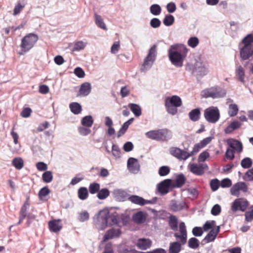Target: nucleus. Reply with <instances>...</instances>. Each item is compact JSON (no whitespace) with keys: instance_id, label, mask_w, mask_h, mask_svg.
Masks as SVG:
<instances>
[{"instance_id":"52","label":"nucleus","mask_w":253,"mask_h":253,"mask_svg":"<svg viewBox=\"0 0 253 253\" xmlns=\"http://www.w3.org/2000/svg\"><path fill=\"white\" fill-rule=\"evenodd\" d=\"M243 178L246 181L253 180V168L249 169L243 176Z\"/></svg>"},{"instance_id":"23","label":"nucleus","mask_w":253,"mask_h":253,"mask_svg":"<svg viewBox=\"0 0 253 253\" xmlns=\"http://www.w3.org/2000/svg\"><path fill=\"white\" fill-rule=\"evenodd\" d=\"M242 125V124L237 121H233L231 123L224 129V132L226 134H229L234 130L239 128Z\"/></svg>"},{"instance_id":"15","label":"nucleus","mask_w":253,"mask_h":253,"mask_svg":"<svg viewBox=\"0 0 253 253\" xmlns=\"http://www.w3.org/2000/svg\"><path fill=\"white\" fill-rule=\"evenodd\" d=\"M48 225L49 230L54 233L59 232L62 228L61 220L59 219L50 220Z\"/></svg>"},{"instance_id":"38","label":"nucleus","mask_w":253,"mask_h":253,"mask_svg":"<svg viewBox=\"0 0 253 253\" xmlns=\"http://www.w3.org/2000/svg\"><path fill=\"white\" fill-rule=\"evenodd\" d=\"M185 204L184 203H177L172 201L170 204V209L174 211H179L184 208Z\"/></svg>"},{"instance_id":"43","label":"nucleus","mask_w":253,"mask_h":253,"mask_svg":"<svg viewBox=\"0 0 253 253\" xmlns=\"http://www.w3.org/2000/svg\"><path fill=\"white\" fill-rule=\"evenodd\" d=\"M253 165L252 160L248 157L243 159L241 162V166L244 169H248L251 167Z\"/></svg>"},{"instance_id":"24","label":"nucleus","mask_w":253,"mask_h":253,"mask_svg":"<svg viewBox=\"0 0 253 253\" xmlns=\"http://www.w3.org/2000/svg\"><path fill=\"white\" fill-rule=\"evenodd\" d=\"M91 85L89 83H84L81 84L79 95L86 96L91 91Z\"/></svg>"},{"instance_id":"60","label":"nucleus","mask_w":253,"mask_h":253,"mask_svg":"<svg viewBox=\"0 0 253 253\" xmlns=\"http://www.w3.org/2000/svg\"><path fill=\"white\" fill-rule=\"evenodd\" d=\"M210 157V154L206 151L201 153L198 157V161L199 162L205 161L207 158Z\"/></svg>"},{"instance_id":"34","label":"nucleus","mask_w":253,"mask_h":253,"mask_svg":"<svg viewBox=\"0 0 253 253\" xmlns=\"http://www.w3.org/2000/svg\"><path fill=\"white\" fill-rule=\"evenodd\" d=\"M12 165L16 169H21L24 167V162L20 157L15 158L12 161Z\"/></svg>"},{"instance_id":"4","label":"nucleus","mask_w":253,"mask_h":253,"mask_svg":"<svg viewBox=\"0 0 253 253\" xmlns=\"http://www.w3.org/2000/svg\"><path fill=\"white\" fill-rule=\"evenodd\" d=\"M182 104V100L177 95L167 97L165 100L166 110L169 114L172 115H175L177 113V108L180 107Z\"/></svg>"},{"instance_id":"27","label":"nucleus","mask_w":253,"mask_h":253,"mask_svg":"<svg viewBox=\"0 0 253 253\" xmlns=\"http://www.w3.org/2000/svg\"><path fill=\"white\" fill-rule=\"evenodd\" d=\"M94 18L95 23L98 27L104 30H107L106 24L104 22L103 20L100 15H99L96 13H95Z\"/></svg>"},{"instance_id":"35","label":"nucleus","mask_w":253,"mask_h":253,"mask_svg":"<svg viewBox=\"0 0 253 253\" xmlns=\"http://www.w3.org/2000/svg\"><path fill=\"white\" fill-rule=\"evenodd\" d=\"M110 195V191L107 188L99 189L97 197L100 200H104Z\"/></svg>"},{"instance_id":"17","label":"nucleus","mask_w":253,"mask_h":253,"mask_svg":"<svg viewBox=\"0 0 253 253\" xmlns=\"http://www.w3.org/2000/svg\"><path fill=\"white\" fill-rule=\"evenodd\" d=\"M171 182V180L169 179H165L160 182L158 185V189L159 192L162 195L167 194L169 191Z\"/></svg>"},{"instance_id":"1","label":"nucleus","mask_w":253,"mask_h":253,"mask_svg":"<svg viewBox=\"0 0 253 253\" xmlns=\"http://www.w3.org/2000/svg\"><path fill=\"white\" fill-rule=\"evenodd\" d=\"M189 49L183 44L172 45L169 50V57L174 65L182 67L184 60L187 55Z\"/></svg>"},{"instance_id":"33","label":"nucleus","mask_w":253,"mask_h":253,"mask_svg":"<svg viewBox=\"0 0 253 253\" xmlns=\"http://www.w3.org/2000/svg\"><path fill=\"white\" fill-rule=\"evenodd\" d=\"M185 181L186 178L184 175L182 173L179 174L176 176L175 180V186L177 187H181L185 184Z\"/></svg>"},{"instance_id":"5","label":"nucleus","mask_w":253,"mask_h":253,"mask_svg":"<svg viewBox=\"0 0 253 253\" xmlns=\"http://www.w3.org/2000/svg\"><path fill=\"white\" fill-rule=\"evenodd\" d=\"M146 136L157 141H167L172 137L171 132L167 128L150 130L145 133Z\"/></svg>"},{"instance_id":"64","label":"nucleus","mask_w":253,"mask_h":253,"mask_svg":"<svg viewBox=\"0 0 253 253\" xmlns=\"http://www.w3.org/2000/svg\"><path fill=\"white\" fill-rule=\"evenodd\" d=\"M160 20L156 18H154L150 21V25L154 28H157L159 27L161 25Z\"/></svg>"},{"instance_id":"36","label":"nucleus","mask_w":253,"mask_h":253,"mask_svg":"<svg viewBox=\"0 0 253 253\" xmlns=\"http://www.w3.org/2000/svg\"><path fill=\"white\" fill-rule=\"evenodd\" d=\"M181 250V244L177 242L170 244L169 252L170 253H178Z\"/></svg>"},{"instance_id":"37","label":"nucleus","mask_w":253,"mask_h":253,"mask_svg":"<svg viewBox=\"0 0 253 253\" xmlns=\"http://www.w3.org/2000/svg\"><path fill=\"white\" fill-rule=\"evenodd\" d=\"M70 108L72 113L75 114H79L82 111L81 105L77 102H73L70 104Z\"/></svg>"},{"instance_id":"2","label":"nucleus","mask_w":253,"mask_h":253,"mask_svg":"<svg viewBox=\"0 0 253 253\" xmlns=\"http://www.w3.org/2000/svg\"><path fill=\"white\" fill-rule=\"evenodd\" d=\"M98 220L102 223V229L108 225L112 226L117 224L119 220V216L117 212L110 213L107 209L100 211L98 213Z\"/></svg>"},{"instance_id":"13","label":"nucleus","mask_w":253,"mask_h":253,"mask_svg":"<svg viewBox=\"0 0 253 253\" xmlns=\"http://www.w3.org/2000/svg\"><path fill=\"white\" fill-rule=\"evenodd\" d=\"M189 167L191 172L197 175H202L204 173L205 170L208 169L206 164H190Z\"/></svg>"},{"instance_id":"12","label":"nucleus","mask_w":253,"mask_h":253,"mask_svg":"<svg viewBox=\"0 0 253 253\" xmlns=\"http://www.w3.org/2000/svg\"><path fill=\"white\" fill-rule=\"evenodd\" d=\"M179 230L180 234L175 233L174 236L181 243L182 245L185 244L187 241V231L186 226L184 222H181L179 224Z\"/></svg>"},{"instance_id":"29","label":"nucleus","mask_w":253,"mask_h":253,"mask_svg":"<svg viewBox=\"0 0 253 253\" xmlns=\"http://www.w3.org/2000/svg\"><path fill=\"white\" fill-rule=\"evenodd\" d=\"M100 188V184L95 182H93L89 184L88 186V192L92 195L97 194Z\"/></svg>"},{"instance_id":"18","label":"nucleus","mask_w":253,"mask_h":253,"mask_svg":"<svg viewBox=\"0 0 253 253\" xmlns=\"http://www.w3.org/2000/svg\"><path fill=\"white\" fill-rule=\"evenodd\" d=\"M227 144L234 151L238 153H241L243 150V145L241 142L233 138L228 139L227 140Z\"/></svg>"},{"instance_id":"16","label":"nucleus","mask_w":253,"mask_h":253,"mask_svg":"<svg viewBox=\"0 0 253 253\" xmlns=\"http://www.w3.org/2000/svg\"><path fill=\"white\" fill-rule=\"evenodd\" d=\"M127 168L131 172L137 173L140 169L138 160L134 158H129L127 160Z\"/></svg>"},{"instance_id":"46","label":"nucleus","mask_w":253,"mask_h":253,"mask_svg":"<svg viewBox=\"0 0 253 253\" xmlns=\"http://www.w3.org/2000/svg\"><path fill=\"white\" fill-rule=\"evenodd\" d=\"M236 75L241 82H244L245 72L243 68L240 66L236 70Z\"/></svg>"},{"instance_id":"40","label":"nucleus","mask_w":253,"mask_h":253,"mask_svg":"<svg viewBox=\"0 0 253 253\" xmlns=\"http://www.w3.org/2000/svg\"><path fill=\"white\" fill-rule=\"evenodd\" d=\"M215 221L214 220H208L206 222L203 226V230L207 231L212 229H215L214 228L215 226Z\"/></svg>"},{"instance_id":"42","label":"nucleus","mask_w":253,"mask_h":253,"mask_svg":"<svg viewBox=\"0 0 253 253\" xmlns=\"http://www.w3.org/2000/svg\"><path fill=\"white\" fill-rule=\"evenodd\" d=\"M42 179L43 182L45 183L50 182L53 179L52 172L50 171H46L42 175Z\"/></svg>"},{"instance_id":"19","label":"nucleus","mask_w":253,"mask_h":253,"mask_svg":"<svg viewBox=\"0 0 253 253\" xmlns=\"http://www.w3.org/2000/svg\"><path fill=\"white\" fill-rule=\"evenodd\" d=\"M128 200L133 204L140 206H144L146 204H153L150 200H145L143 198L136 195H132L129 197Z\"/></svg>"},{"instance_id":"47","label":"nucleus","mask_w":253,"mask_h":253,"mask_svg":"<svg viewBox=\"0 0 253 253\" xmlns=\"http://www.w3.org/2000/svg\"><path fill=\"white\" fill-rule=\"evenodd\" d=\"M174 21V17L172 15H167L165 16L163 23L165 25L169 26L173 24Z\"/></svg>"},{"instance_id":"53","label":"nucleus","mask_w":253,"mask_h":253,"mask_svg":"<svg viewBox=\"0 0 253 253\" xmlns=\"http://www.w3.org/2000/svg\"><path fill=\"white\" fill-rule=\"evenodd\" d=\"M219 180L217 179H212L210 182V186L213 191H216L219 186Z\"/></svg>"},{"instance_id":"54","label":"nucleus","mask_w":253,"mask_h":253,"mask_svg":"<svg viewBox=\"0 0 253 253\" xmlns=\"http://www.w3.org/2000/svg\"><path fill=\"white\" fill-rule=\"evenodd\" d=\"M25 4H22L20 2H18L15 6L13 10V15H16L20 13L22 10L24 8Z\"/></svg>"},{"instance_id":"9","label":"nucleus","mask_w":253,"mask_h":253,"mask_svg":"<svg viewBox=\"0 0 253 253\" xmlns=\"http://www.w3.org/2000/svg\"><path fill=\"white\" fill-rule=\"evenodd\" d=\"M249 206V203L244 198H237L232 203L231 210L236 212L238 210L242 211H245Z\"/></svg>"},{"instance_id":"63","label":"nucleus","mask_w":253,"mask_h":253,"mask_svg":"<svg viewBox=\"0 0 253 253\" xmlns=\"http://www.w3.org/2000/svg\"><path fill=\"white\" fill-rule=\"evenodd\" d=\"M232 185L231 180L228 178H224L221 180L220 183L221 187L223 188L229 187Z\"/></svg>"},{"instance_id":"41","label":"nucleus","mask_w":253,"mask_h":253,"mask_svg":"<svg viewBox=\"0 0 253 253\" xmlns=\"http://www.w3.org/2000/svg\"><path fill=\"white\" fill-rule=\"evenodd\" d=\"M238 107L235 104H232L229 106L228 114L230 117L236 116L238 112Z\"/></svg>"},{"instance_id":"3","label":"nucleus","mask_w":253,"mask_h":253,"mask_svg":"<svg viewBox=\"0 0 253 253\" xmlns=\"http://www.w3.org/2000/svg\"><path fill=\"white\" fill-rule=\"evenodd\" d=\"M38 40V36L34 33H29L25 36L21 40L20 45L21 50L19 54L23 55L30 51L35 46Z\"/></svg>"},{"instance_id":"11","label":"nucleus","mask_w":253,"mask_h":253,"mask_svg":"<svg viewBox=\"0 0 253 253\" xmlns=\"http://www.w3.org/2000/svg\"><path fill=\"white\" fill-rule=\"evenodd\" d=\"M170 154L179 160H186L189 158V153L177 147H171L169 149Z\"/></svg>"},{"instance_id":"6","label":"nucleus","mask_w":253,"mask_h":253,"mask_svg":"<svg viewBox=\"0 0 253 253\" xmlns=\"http://www.w3.org/2000/svg\"><path fill=\"white\" fill-rule=\"evenodd\" d=\"M204 115L205 119L209 123H215L220 118V113L218 109L216 107L211 106L204 111Z\"/></svg>"},{"instance_id":"7","label":"nucleus","mask_w":253,"mask_h":253,"mask_svg":"<svg viewBox=\"0 0 253 253\" xmlns=\"http://www.w3.org/2000/svg\"><path fill=\"white\" fill-rule=\"evenodd\" d=\"M157 52V45H153L149 49L147 56L144 59L142 67V70L145 71L150 68L155 60Z\"/></svg>"},{"instance_id":"21","label":"nucleus","mask_w":253,"mask_h":253,"mask_svg":"<svg viewBox=\"0 0 253 253\" xmlns=\"http://www.w3.org/2000/svg\"><path fill=\"white\" fill-rule=\"evenodd\" d=\"M253 54V46H244L240 50V55L244 60H247Z\"/></svg>"},{"instance_id":"26","label":"nucleus","mask_w":253,"mask_h":253,"mask_svg":"<svg viewBox=\"0 0 253 253\" xmlns=\"http://www.w3.org/2000/svg\"><path fill=\"white\" fill-rule=\"evenodd\" d=\"M88 191L85 187H81L78 190V196L81 200H85L88 197Z\"/></svg>"},{"instance_id":"48","label":"nucleus","mask_w":253,"mask_h":253,"mask_svg":"<svg viewBox=\"0 0 253 253\" xmlns=\"http://www.w3.org/2000/svg\"><path fill=\"white\" fill-rule=\"evenodd\" d=\"M199 43V39L195 37H191L187 42L188 45L192 48L196 47L198 45Z\"/></svg>"},{"instance_id":"10","label":"nucleus","mask_w":253,"mask_h":253,"mask_svg":"<svg viewBox=\"0 0 253 253\" xmlns=\"http://www.w3.org/2000/svg\"><path fill=\"white\" fill-rule=\"evenodd\" d=\"M248 185L245 182H239L233 185L230 189V193L232 195L239 197L240 191L244 193H246L248 192Z\"/></svg>"},{"instance_id":"59","label":"nucleus","mask_w":253,"mask_h":253,"mask_svg":"<svg viewBox=\"0 0 253 253\" xmlns=\"http://www.w3.org/2000/svg\"><path fill=\"white\" fill-rule=\"evenodd\" d=\"M75 74L80 78H83L85 76L84 71L80 67H77L74 70Z\"/></svg>"},{"instance_id":"62","label":"nucleus","mask_w":253,"mask_h":253,"mask_svg":"<svg viewBox=\"0 0 253 253\" xmlns=\"http://www.w3.org/2000/svg\"><path fill=\"white\" fill-rule=\"evenodd\" d=\"M221 212V207L219 205H215L212 208L211 210V213L213 215H217Z\"/></svg>"},{"instance_id":"56","label":"nucleus","mask_w":253,"mask_h":253,"mask_svg":"<svg viewBox=\"0 0 253 253\" xmlns=\"http://www.w3.org/2000/svg\"><path fill=\"white\" fill-rule=\"evenodd\" d=\"M78 131L80 134L84 136L87 135L91 132V130L88 127L83 126L79 127Z\"/></svg>"},{"instance_id":"31","label":"nucleus","mask_w":253,"mask_h":253,"mask_svg":"<svg viewBox=\"0 0 253 253\" xmlns=\"http://www.w3.org/2000/svg\"><path fill=\"white\" fill-rule=\"evenodd\" d=\"M169 224L170 228L173 231L178 229V220L176 216L171 215L169 218Z\"/></svg>"},{"instance_id":"14","label":"nucleus","mask_w":253,"mask_h":253,"mask_svg":"<svg viewBox=\"0 0 253 253\" xmlns=\"http://www.w3.org/2000/svg\"><path fill=\"white\" fill-rule=\"evenodd\" d=\"M121 234V231L119 228L116 229L112 228L107 231L103 238L102 242H106L109 239L119 237Z\"/></svg>"},{"instance_id":"39","label":"nucleus","mask_w":253,"mask_h":253,"mask_svg":"<svg viewBox=\"0 0 253 253\" xmlns=\"http://www.w3.org/2000/svg\"><path fill=\"white\" fill-rule=\"evenodd\" d=\"M242 43L244 46H253V35L252 34L248 35L242 41Z\"/></svg>"},{"instance_id":"61","label":"nucleus","mask_w":253,"mask_h":253,"mask_svg":"<svg viewBox=\"0 0 253 253\" xmlns=\"http://www.w3.org/2000/svg\"><path fill=\"white\" fill-rule=\"evenodd\" d=\"M235 151L230 148H227L225 152V157L227 159L233 160L234 158Z\"/></svg>"},{"instance_id":"57","label":"nucleus","mask_w":253,"mask_h":253,"mask_svg":"<svg viewBox=\"0 0 253 253\" xmlns=\"http://www.w3.org/2000/svg\"><path fill=\"white\" fill-rule=\"evenodd\" d=\"M192 233L195 236H201L203 233V229L200 227H195L192 229Z\"/></svg>"},{"instance_id":"25","label":"nucleus","mask_w":253,"mask_h":253,"mask_svg":"<svg viewBox=\"0 0 253 253\" xmlns=\"http://www.w3.org/2000/svg\"><path fill=\"white\" fill-rule=\"evenodd\" d=\"M189 119L193 122L198 121L201 116V111L199 108L192 110L188 114Z\"/></svg>"},{"instance_id":"58","label":"nucleus","mask_w":253,"mask_h":253,"mask_svg":"<svg viewBox=\"0 0 253 253\" xmlns=\"http://www.w3.org/2000/svg\"><path fill=\"white\" fill-rule=\"evenodd\" d=\"M245 220L248 222H251L253 220V206L251 207V210L245 213Z\"/></svg>"},{"instance_id":"30","label":"nucleus","mask_w":253,"mask_h":253,"mask_svg":"<svg viewBox=\"0 0 253 253\" xmlns=\"http://www.w3.org/2000/svg\"><path fill=\"white\" fill-rule=\"evenodd\" d=\"M81 124L84 126L90 127L93 124V119L91 116H86L82 119Z\"/></svg>"},{"instance_id":"50","label":"nucleus","mask_w":253,"mask_h":253,"mask_svg":"<svg viewBox=\"0 0 253 253\" xmlns=\"http://www.w3.org/2000/svg\"><path fill=\"white\" fill-rule=\"evenodd\" d=\"M199 246V241L196 238H191L189 240L188 246L192 249H196Z\"/></svg>"},{"instance_id":"28","label":"nucleus","mask_w":253,"mask_h":253,"mask_svg":"<svg viewBox=\"0 0 253 253\" xmlns=\"http://www.w3.org/2000/svg\"><path fill=\"white\" fill-rule=\"evenodd\" d=\"M128 106L136 117H139L141 115V109L138 105L129 103Z\"/></svg>"},{"instance_id":"45","label":"nucleus","mask_w":253,"mask_h":253,"mask_svg":"<svg viewBox=\"0 0 253 253\" xmlns=\"http://www.w3.org/2000/svg\"><path fill=\"white\" fill-rule=\"evenodd\" d=\"M161 10L160 6L157 4H153L150 7V12L154 15H159Z\"/></svg>"},{"instance_id":"22","label":"nucleus","mask_w":253,"mask_h":253,"mask_svg":"<svg viewBox=\"0 0 253 253\" xmlns=\"http://www.w3.org/2000/svg\"><path fill=\"white\" fill-rule=\"evenodd\" d=\"M152 241L148 239L141 238L138 240L136 246L141 250H145L150 248Z\"/></svg>"},{"instance_id":"51","label":"nucleus","mask_w":253,"mask_h":253,"mask_svg":"<svg viewBox=\"0 0 253 253\" xmlns=\"http://www.w3.org/2000/svg\"><path fill=\"white\" fill-rule=\"evenodd\" d=\"M170 172V169L168 166H162L159 169V174L161 176L168 174Z\"/></svg>"},{"instance_id":"20","label":"nucleus","mask_w":253,"mask_h":253,"mask_svg":"<svg viewBox=\"0 0 253 253\" xmlns=\"http://www.w3.org/2000/svg\"><path fill=\"white\" fill-rule=\"evenodd\" d=\"M219 231L220 227L219 226H216L215 229H212L205 237L203 241H205V243H207L213 241L219 232Z\"/></svg>"},{"instance_id":"44","label":"nucleus","mask_w":253,"mask_h":253,"mask_svg":"<svg viewBox=\"0 0 253 253\" xmlns=\"http://www.w3.org/2000/svg\"><path fill=\"white\" fill-rule=\"evenodd\" d=\"M89 214L86 211H84L79 213L78 219L81 222H84L89 219Z\"/></svg>"},{"instance_id":"49","label":"nucleus","mask_w":253,"mask_h":253,"mask_svg":"<svg viewBox=\"0 0 253 253\" xmlns=\"http://www.w3.org/2000/svg\"><path fill=\"white\" fill-rule=\"evenodd\" d=\"M28 208L25 207V206H22L21 208L20 213H19V220L18 222V224H21V223L23 221L24 218L26 217L27 215V210Z\"/></svg>"},{"instance_id":"8","label":"nucleus","mask_w":253,"mask_h":253,"mask_svg":"<svg viewBox=\"0 0 253 253\" xmlns=\"http://www.w3.org/2000/svg\"><path fill=\"white\" fill-rule=\"evenodd\" d=\"M225 92L217 87H212L204 89L202 92V95L204 98L211 97L212 98L222 97Z\"/></svg>"},{"instance_id":"55","label":"nucleus","mask_w":253,"mask_h":253,"mask_svg":"<svg viewBox=\"0 0 253 253\" xmlns=\"http://www.w3.org/2000/svg\"><path fill=\"white\" fill-rule=\"evenodd\" d=\"M202 148H203V147H202L200 143L196 144L194 146L192 151L189 153V157L196 154Z\"/></svg>"},{"instance_id":"32","label":"nucleus","mask_w":253,"mask_h":253,"mask_svg":"<svg viewBox=\"0 0 253 253\" xmlns=\"http://www.w3.org/2000/svg\"><path fill=\"white\" fill-rule=\"evenodd\" d=\"M133 221L137 223H143L145 220V217L142 211H139L133 215Z\"/></svg>"}]
</instances>
